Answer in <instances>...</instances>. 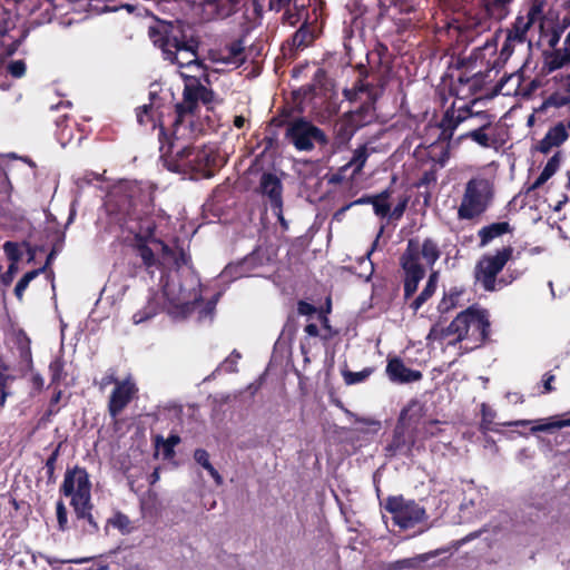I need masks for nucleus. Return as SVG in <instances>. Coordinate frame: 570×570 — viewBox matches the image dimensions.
<instances>
[{
  "mask_svg": "<svg viewBox=\"0 0 570 570\" xmlns=\"http://www.w3.org/2000/svg\"><path fill=\"white\" fill-rule=\"evenodd\" d=\"M542 20L538 19L537 17H532L527 11L525 16H519L512 28L508 30L507 37L510 38V42H514L519 46H524L525 43L530 45L531 41L528 39V31L533 27L535 23H539L541 26Z\"/></svg>",
  "mask_w": 570,
  "mask_h": 570,
  "instance_id": "18",
  "label": "nucleus"
},
{
  "mask_svg": "<svg viewBox=\"0 0 570 570\" xmlns=\"http://www.w3.org/2000/svg\"><path fill=\"white\" fill-rule=\"evenodd\" d=\"M390 197V190H383L382 193L374 195L372 205L375 215L385 217L390 213V204L387 199Z\"/></svg>",
  "mask_w": 570,
  "mask_h": 570,
  "instance_id": "35",
  "label": "nucleus"
},
{
  "mask_svg": "<svg viewBox=\"0 0 570 570\" xmlns=\"http://www.w3.org/2000/svg\"><path fill=\"white\" fill-rule=\"evenodd\" d=\"M373 373L371 367H365L360 372H352L350 370L342 371V376L347 385L358 384L366 381Z\"/></svg>",
  "mask_w": 570,
  "mask_h": 570,
  "instance_id": "37",
  "label": "nucleus"
},
{
  "mask_svg": "<svg viewBox=\"0 0 570 570\" xmlns=\"http://www.w3.org/2000/svg\"><path fill=\"white\" fill-rule=\"evenodd\" d=\"M194 460L203 466L214 479L217 485L223 484V478L219 472L213 466L209 460V453L204 449H196L194 452Z\"/></svg>",
  "mask_w": 570,
  "mask_h": 570,
  "instance_id": "30",
  "label": "nucleus"
},
{
  "mask_svg": "<svg viewBox=\"0 0 570 570\" xmlns=\"http://www.w3.org/2000/svg\"><path fill=\"white\" fill-rule=\"evenodd\" d=\"M51 382L56 383L62 379L63 362L60 358H55L49 365Z\"/></svg>",
  "mask_w": 570,
  "mask_h": 570,
  "instance_id": "49",
  "label": "nucleus"
},
{
  "mask_svg": "<svg viewBox=\"0 0 570 570\" xmlns=\"http://www.w3.org/2000/svg\"><path fill=\"white\" fill-rule=\"evenodd\" d=\"M520 83L521 76L518 73H511L510 76L501 79L498 85V90L505 96L514 95L518 94Z\"/></svg>",
  "mask_w": 570,
  "mask_h": 570,
  "instance_id": "33",
  "label": "nucleus"
},
{
  "mask_svg": "<svg viewBox=\"0 0 570 570\" xmlns=\"http://www.w3.org/2000/svg\"><path fill=\"white\" fill-rule=\"evenodd\" d=\"M570 137V117L564 118L547 130L543 138L540 139L534 149L541 154H549L554 148L562 146Z\"/></svg>",
  "mask_w": 570,
  "mask_h": 570,
  "instance_id": "15",
  "label": "nucleus"
},
{
  "mask_svg": "<svg viewBox=\"0 0 570 570\" xmlns=\"http://www.w3.org/2000/svg\"><path fill=\"white\" fill-rule=\"evenodd\" d=\"M553 380H554V375L549 374V373L544 374V376H543V389H544L543 393H549L553 390V387L551 385Z\"/></svg>",
  "mask_w": 570,
  "mask_h": 570,
  "instance_id": "63",
  "label": "nucleus"
},
{
  "mask_svg": "<svg viewBox=\"0 0 570 570\" xmlns=\"http://www.w3.org/2000/svg\"><path fill=\"white\" fill-rule=\"evenodd\" d=\"M385 510L401 529H410L425 518V510L412 500L402 497H391L385 502Z\"/></svg>",
  "mask_w": 570,
  "mask_h": 570,
  "instance_id": "12",
  "label": "nucleus"
},
{
  "mask_svg": "<svg viewBox=\"0 0 570 570\" xmlns=\"http://www.w3.org/2000/svg\"><path fill=\"white\" fill-rule=\"evenodd\" d=\"M135 185L121 184L107 196L106 207L119 216L118 220L134 235L132 246L151 277L154 268L159 269V296L168 315L175 320L185 318L194 311L198 321L212 320L218 295L207 302L202 301V284L198 275L189 265V256L177 243L173 246L151 236L148 220L136 222L139 216L134 202Z\"/></svg>",
  "mask_w": 570,
  "mask_h": 570,
  "instance_id": "1",
  "label": "nucleus"
},
{
  "mask_svg": "<svg viewBox=\"0 0 570 570\" xmlns=\"http://www.w3.org/2000/svg\"><path fill=\"white\" fill-rule=\"evenodd\" d=\"M208 77L204 80L197 76L186 77L183 102L176 105V118L173 124V136L177 140H193L198 135L216 126L214 119L215 95Z\"/></svg>",
  "mask_w": 570,
  "mask_h": 570,
  "instance_id": "2",
  "label": "nucleus"
},
{
  "mask_svg": "<svg viewBox=\"0 0 570 570\" xmlns=\"http://www.w3.org/2000/svg\"><path fill=\"white\" fill-rule=\"evenodd\" d=\"M370 151L366 145L360 146L354 150L353 156L347 164L348 167H353L354 175H357L362 171Z\"/></svg>",
  "mask_w": 570,
  "mask_h": 570,
  "instance_id": "32",
  "label": "nucleus"
},
{
  "mask_svg": "<svg viewBox=\"0 0 570 570\" xmlns=\"http://www.w3.org/2000/svg\"><path fill=\"white\" fill-rule=\"evenodd\" d=\"M242 355L238 351L234 350L215 370L214 373L219 371H224L226 373H235L237 372V363L240 360Z\"/></svg>",
  "mask_w": 570,
  "mask_h": 570,
  "instance_id": "42",
  "label": "nucleus"
},
{
  "mask_svg": "<svg viewBox=\"0 0 570 570\" xmlns=\"http://www.w3.org/2000/svg\"><path fill=\"white\" fill-rule=\"evenodd\" d=\"M567 426H570V419L559 420V421L549 422V423H544V424H540V425H533L531 428V431L532 432L551 431L554 429H562V428H567Z\"/></svg>",
  "mask_w": 570,
  "mask_h": 570,
  "instance_id": "46",
  "label": "nucleus"
},
{
  "mask_svg": "<svg viewBox=\"0 0 570 570\" xmlns=\"http://www.w3.org/2000/svg\"><path fill=\"white\" fill-rule=\"evenodd\" d=\"M43 269H45V267L39 268V269H33V271L26 273L22 276V278L17 283L16 288H14V294L18 297V299H22L23 292L29 286L30 282L32 279H35Z\"/></svg>",
  "mask_w": 570,
  "mask_h": 570,
  "instance_id": "41",
  "label": "nucleus"
},
{
  "mask_svg": "<svg viewBox=\"0 0 570 570\" xmlns=\"http://www.w3.org/2000/svg\"><path fill=\"white\" fill-rule=\"evenodd\" d=\"M60 492L65 497L70 498V504L73 510L89 504L91 502V482L87 471L79 466L68 469L65 473Z\"/></svg>",
  "mask_w": 570,
  "mask_h": 570,
  "instance_id": "10",
  "label": "nucleus"
},
{
  "mask_svg": "<svg viewBox=\"0 0 570 570\" xmlns=\"http://www.w3.org/2000/svg\"><path fill=\"white\" fill-rule=\"evenodd\" d=\"M346 414L350 417L354 419V422L358 424L354 429L356 433L364 434V435H374L381 430V422L373 420V419H366V417H358L354 415L352 412L346 411Z\"/></svg>",
  "mask_w": 570,
  "mask_h": 570,
  "instance_id": "27",
  "label": "nucleus"
},
{
  "mask_svg": "<svg viewBox=\"0 0 570 570\" xmlns=\"http://www.w3.org/2000/svg\"><path fill=\"white\" fill-rule=\"evenodd\" d=\"M479 116L484 119V122L480 125L478 128H474L466 132L463 137L471 138L473 141H475L478 145L482 147H489L490 137L485 134V129L491 125V119H489V116L485 112H482Z\"/></svg>",
  "mask_w": 570,
  "mask_h": 570,
  "instance_id": "28",
  "label": "nucleus"
},
{
  "mask_svg": "<svg viewBox=\"0 0 570 570\" xmlns=\"http://www.w3.org/2000/svg\"><path fill=\"white\" fill-rule=\"evenodd\" d=\"M284 10H285V13L283 17L284 21L291 26H295L301 19V12L304 10V4H302L301 7L297 6V9H295L296 10L295 12H293L291 10V7L284 9Z\"/></svg>",
  "mask_w": 570,
  "mask_h": 570,
  "instance_id": "52",
  "label": "nucleus"
},
{
  "mask_svg": "<svg viewBox=\"0 0 570 570\" xmlns=\"http://www.w3.org/2000/svg\"><path fill=\"white\" fill-rule=\"evenodd\" d=\"M470 117L471 114L469 109L448 110L442 120V126L444 130L452 132L461 122L468 120Z\"/></svg>",
  "mask_w": 570,
  "mask_h": 570,
  "instance_id": "26",
  "label": "nucleus"
},
{
  "mask_svg": "<svg viewBox=\"0 0 570 570\" xmlns=\"http://www.w3.org/2000/svg\"><path fill=\"white\" fill-rule=\"evenodd\" d=\"M274 215L277 217L279 224L282 225V227L284 229H287L288 228V223L287 220L284 218L283 216V206H279V207H271Z\"/></svg>",
  "mask_w": 570,
  "mask_h": 570,
  "instance_id": "62",
  "label": "nucleus"
},
{
  "mask_svg": "<svg viewBox=\"0 0 570 570\" xmlns=\"http://www.w3.org/2000/svg\"><path fill=\"white\" fill-rule=\"evenodd\" d=\"M518 46L519 45H515L514 42H510V38L507 37L502 45L500 57L503 59H508L513 53L515 47Z\"/></svg>",
  "mask_w": 570,
  "mask_h": 570,
  "instance_id": "58",
  "label": "nucleus"
},
{
  "mask_svg": "<svg viewBox=\"0 0 570 570\" xmlns=\"http://www.w3.org/2000/svg\"><path fill=\"white\" fill-rule=\"evenodd\" d=\"M243 0H203L208 18L225 19L236 12Z\"/></svg>",
  "mask_w": 570,
  "mask_h": 570,
  "instance_id": "21",
  "label": "nucleus"
},
{
  "mask_svg": "<svg viewBox=\"0 0 570 570\" xmlns=\"http://www.w3.org/2000/svg\"><path fill=\"white\" fill-rule=\"evenodd\" d=\"M286 138L298 151H311L316 145L325 146L328 142L325 132L304 118L288 124Z\"/></svg>",
  "mask_w": 570,
  "mask_h": 570,
  "instance_id": "11",
  "label": "nucleus"
},
{
  "mask_svg": "<svg viewBox=\"0 0 570 570\" xmlns=\"http://www.w3.org/2000/svg\"><path fill=\"white\" fill-rule=\"evenodd\" d=\"M567 29L570 30V1L569 7L564 10L562 16L557 21L551 43L556 45L560 39V35L564 32Z\"/></svg>",
  "mask_w": 570,
  "mask_h": 570,
  "instance_id": "38",
  "label": "nucleus"
},
{
  "mask_svg": "<svg viewBox=\"0 0 570 570\" xmlns=\"http://www.w3.org/2000/svg\"><path fill=\"white\" fill-rule=\"evenodd\" d=\"M258 189L269 200L271 207L283 206V185L281 179L273 173H263L259 179Z\"/></svg>",
  "mask_w": 570,
  "mask_h": 570,
  "instance_id": "17",
  "label": "nucleus"
},
{
  "mask_svg": "<svg viewBox=\"0 0 570 570\" xmlns=\"http://www.w3.org/2000/svg\"><path fill=\"white\" fill-rule=\"evenodd\" d=\"M370 104L363 105L355 111L345 114L334 126L336 139L340 144L347 142L355 131L366 125L372 118Z\"/></svg>",
  "mask_w": 570,
  "mask_h": 570,
  "instance_id": "13",
  "label": "nucleus"
},
{
  "mask_svg": "<svg viewBox=\"0 0 570 570\" xmlns=\"http://www.w3.org/2000/svg\"><path fill=\"white\" fill-rule=\"evenodd\" d=\"M561 163V151L554 153V155L547 161L546 166L543 167V171L548 174L550 177H552L556 171L558 170Z\"/></svg>",
  "mask_w": 570,
  "mask_h": 570,
  "instance_id": "51",
  "label": "nucleus"
},
{
  "mask_svg": "<svg viewBox=\"0 0 570 570\" xmlns=\"http://www.w3.org/2000/svg\"><path fill=\"white\" fill-rule=\"evenodd\" d=\"M422 415V404L419 401H411L400 414L399 423L394 429L393 439L386 445L385 452L387 456L397 454L410 455L415 440L406 433L405 425L415 423Z\"/></svg>",
  "mask_w": 570,
  "mask_h": 570,
  "instance_id": "9",
  "label": "nucleus"
},
{
  "mask_svg": "<svg viewBox=\"0 0 570 570\" xmlns=\"http://www.w3.org/2000/svg\"><path fill=\"white\" fill-rule=\"evenodd\" d=\"M264 264V258L258 250H254L246 256L238 265H228L223 271V277L233 276L235 278L252 275V273Z\"/></svg>",
  "mask_w": 570,
  "mask_h": 570,
  "instance_id": "19",
  "label": "nucleus"
},
{
  "mask_svg": "<svg viewBox=\"0 0 570 570\" xmlns=\"http://www.w3.org/2000/svg\"><path fill=\"white\" fill-rule=\"evenodd\" d=\"M440 424L438 420L426 422L423 428L425 436L431 438L438 435V433L441 432Z\"/></svg>",
  "mask_w": 570,
  "mask_h": 570,
  "instance_id": "57",
  "label": "nucleus"
},
{
  "mask_svg": "<svg viewBox=\"0 0 570 570\" xmlns=\"http://www.w3.org/2000/svg\"><path fill=\"white\" fill-rule=\"evenodd\" d=\"M92 503L85 504L83 508H79L78 510H73L75 514L78 519L86 520L88 523V529H86L89 533H95L99 530L98 523L95 521L94 515L91 514Z\"/></svg>",
  "mask_w": 570,
  "mask_h": 570,
  "instance_id": "36",
  "label": "nucleus"
},
{
  "mask_svg": "<svg viewBox=\"0 0 570 570\" xmlns=\"http://www.w3.org/2000/svg\"><path fill=\"white\" fill-rule=\"evenodd\" d=\"M551 177L546 174L543 170L538 176V178L533 181V184L529 187V191L535 190L540 188L546 181H548Z\"/></svg>",
  "mask_w": 570,
  "mask_h": 570,
  "instance_id": "60",
  "label": "nucleus"
},
{
  "mask_svg": "<svg viewBox=\"0 0 570 570\" xmlns=\"http://www.w3.org/2000/svg\"><path fill=\"white\" fill-rule=\"evenodd\" d=\"M438 244L426 238L422 244L417 240L410 239L405 252L401 256V266L404 271V295L406 298L412 296L419 286V283L425 276V269L420 264L422 256L429 266H433L440 257Z\"/></svg>",
  "mask_w": 570,
  "mask_h": 570,
  "instance_id": "5",
  "label": "nucleus"
},
{
  "mask_svg": "<svg viewBox=\"0 0 570 570\" xmlns=\"http://www.w3.org/2000/svg\"><path fill=\"white\" fill-rule=\"evenodd\" d=\"M549 100L557 107L570 104V72L561 79L559 91L553 94Z\"/></svg>",
  "mask_w": 570,
  "mask_h": 570,
  "instance_id": "31",
  "label": "nucleus"
},
{
  "mask_svg": "<svg viewBox=\"0 0 570 570\" xmlns=\"http://www.w3.org/2000/svg\"><path fill=\"white\" fill-rule=\"evenodd\" d=\"M56 463H57V461L53 460V458H48L47 461H46L45 468H46L47 475H48L49 480H53L55 479Z\"/></svg>",
  "mask_w": 570,
  "mask_h": 570,
  "instance_id": "61",
  "label": "nucleus"
},
{
  "mask_svg": "<svg viewBox=\"0 0 570 570\" xmlns=\"http://www.w3.org/2000/svg\"><path fill=\"white\" fill-rule=\"evenodd\" d=\"M149 36L153 42L161 49L166 60L176 63L180 68L193 66L199 68L196 53L197 41L191 37L186 39L179 27L150 28Z\"/></svg>",
  "mask_w": 570,
  "mask_h": 570,
  "instance_id": "4",
  "label": "nucleus"
},
{
  "mask_svg": "<svg viewBox=\"0 0 570 570\" xmlns=\"http://www.w3.org/2000/svg\"><path fill=\"white\" fill-rule=\"evenodd\" d=\"M209 59L233 69L238 68L246 61L245 46L242 39L225 43L209 51Z\"/></svg>",
  "mask_w": 570,
  "mask_h": 570,
  "instance_id": "14",
  "label": "nucleus"
},
{
  "mask_svg": "<svg viewBox=\"0 0 570 570\" xmlns=\"http://www.w3.org/2000/svg\"><path fill=\"white\" fill-rule=\"evenodd\" d=\"M493 184L487 178H472L466 185L458 208L460 219H473L488 210L493 200Z\"/></svg>",
  "mask_w": 570,
  "mask_h": 570,
  "instance_id": "8",
  "label": "nucleus"
},
{
  "mask_svg": "<svg viewBox=\"0 0 570 570\" xmlns=\"http://www.w3.org/2000/svg\"><path fill=\"white\" fill-rule=\"evenodd\" d=\"M160 311H166L164 307V301L160 298L158 292L151 293V295L148 297L146 306L132 315V322L136 325L142 324L151 320Z\"/></svg>",
  "mask_w": 570,
  "mask_h": 570,
  "instance_id": "22",
  "label": "nucleus"
},
{
  "mask_svg": "<svg viewBox=\"0 0 570 570\" xmlns=\"http://www.w3.org/2000/svg\"><path fill=\"white\" fill-rule=\"evenodd\" d=\"M6 69L13 78H21L26 73V63L23 60H12Z\"/></svg>",
  "mask_w": 570,
  "mask_h": 570,
  "instance_id": "48",
  "label": "nucleus"
},
{
  "mask_svg": "<svg viewBox=\"0 0 570 570\" xmlns=\"http://www.w3.org/2000/svg\"><path fill=\"white\" fill-rule=\"evenodd\" d=\"M510 232L511 227L508 222H498L484 226L478 230V237L480 239L479 247L484 248L494 239Z\"/></svg>",
  "mask_w": 570,
  "mask_h": 570,
  "instance_id": "23",
  "label": "nucleus"
},
{
  "mask_svg": "<svg viewBox=\"0 0 570 570\" xmlns=\"http://www.w3.org/2000/svg\"><path fill=\"white\" fill-rule=\"evenodd\" d=\"M297 312L299 315L307 316L309 318L316 317L320 309L309 303L304 301L298 302Z\"/></svg>",
  "mask_w": 570,
  "mask_h": 570,
  "instance_id": "53",
  "label": "nucleus"
},
{
  "mask_svg": "<svg viewBox=\"0 0 570 570\" xmlns=\"http://www.w3.org/2000/svg\"><path fill=\"white\" fill-rule=\"evenodd\" d=\"M137 392L136 385L126 380L117 383L112 391L109 400V413L112 417H116L131 401L132 396Z\"/></svg>",
  "mask_w": 570,
  "mask_h": 570,
  "instance_id": "16",
  "label": "nucleus"
},
{
  "mask_svg": "<svg viewBox=\"0 0 570 570\" xmlns=\"http://www.w3.org/2000/svg\"><path fill=\"white\" fill-rule=\"evenodd\" d=\"M191 140H177L167 135L163 126L159 127V151L164 166L174 173L200 171L209 161L206 150L189 146Z\"/></svg>",
  "mask_w": 570,
  "mask_h": 570,
  "instance_id": "3",
  "label": "nucleus"
},
{
  "mask_svg": "<svg viewBox=\"0 0 570 570\" xmlns=\"http://www.w3.org/2000/svg\"><path fill=\"white\" fill-rule=\"evenodd\" d=\"M465 492H472L471 497H465L463 502L461 503V509H466L468 507H475L481 503L482 490L476 489L473 481L466 483Z\"/></svg>",
  "mask_w": 570,
  "mask_h": 570,
  "instance_id": "40",
  "label": "nucleus"
},
{
  "mask_svg": "<svg viewBox=\"0 0 570 570\" xmlns=\"http://www.w3.org/2000/svg\"><path fill=\"white\" fill-rule=\"evenodd\" d=\"M305 332L307 333V335L313 336V337L321 335L318 325L315 323H308L305 326Z\"/></svg>",
  "mask_w": 570,
  "mask_h": 570,
  "instance_id": "64",
  "label": "nucleus"
},
{
  "mask_svg": "<svg viewBox=\"0 0 570 570\" xmlns=\"http://www.w3.org/2000/svg\"><path fill=\"white\" fill-rule=\"evenodd\" d=\"M556 0H530L528 12L532 17L542 20L544 17L546 8L553 6Z\"/></svg>",
  "mask_w": 570,
  "mask_h": 570,
  "instance_id": "43",
  "label": "nucleus"
},
{
  "mask_svg": "<svg viewBox=\"0 0 570 570\" xmlns=\"http://www.w3.org/2000/svg\"><path fill=\"white\" fill-rule=\"evenodd\" d=\"M4 253L7 254L8 258L12 261V263H16L20 258V252L18 248V245L12 242H6L3 245Z\"/></svg>",
  "mask_w": 570,
  "mask_h": 570,
  "instance_id": "55",
  "label": "nucleus"
},
{
  "mask_svg": "<svg viewBox=\"0 0 570 570\" xmlns=\"http://www.w3.org/2000/svg\"><path fill=\"white\" fill-rule=\"evenodd\" d=\"M386 373L390 380L396 383H411L422 379L420 371L406 367L400 358L389 361Z\"/></svg>",
  "mask_w": 570,
  "mask_h": 570,
  "instance_id": "20",
  "label": "nucleus"
},
{
  "mask_svg": "<svg viewBox=\"0 0 570 570\" xmlns=\"http://www.w3.org/2000/svg\"><path fill=\"white\" fill-rule=\"evenodd\" d=\"M471 328L480 333L482 341L488 337L490 322L487 311L468 308L460 313L446 327L433 326L426 338L438 341L455 335L456 337L449 342L454 344L462 341Z\"/></svg>",
  "mask_w": 570,
  "mask_h": 570,
  "instance_id": "6",
  "label": "nucleus"
},
{
  "mask_svg": "<svg viewBox=\"0 0 570 570\" xmlns=\"http://www.w3.org/2000/svg\"><path fill=\"white\" fill-rule=\"evenodd\" d=\"M315 318L321 323V325L323 326V330L326 332V334L322 335V337L324 340L330 338L333 335V333H332V327L330 325V321H328L326 313L323 311H320Z\"/></svg>",
  "mask_w": 570,
  "mask_h": 570,
  "instance_id": "56",
  "label": "nucleus"
},
{
  "mask_svg": "<svg viewBox=\"0 0 570 570\" xmlns=\"http://www.w3.org/2000/svg\"><path fill=\"white\" fill-rule=\"evenodd\" d=\"M107 524L118 529L122 534L130 533L132 529L129 518L120 512L109 518Z\"/></svg>",
  "mask_w": 570,
  "mask_h": 570,
  "instance_id": "39",
  "label": "nucleus"
},
{
  "mask_svg": "<svg viewBox=\"0 0 570 570\" xmlns=\"http://www.w3.org/2000/svg\"><path fill=\"white\" fill-rule=\"evenodd\" d=\"M464 291L462 288L453 287L444 294L442 301L439 304V311L441 313L449 312L456 306L459 298L462 296Z\"/></svg>",
  "mask_w": 570,
  "mask_h": 570,
  "instance_id": "34",
  "label": "nucleus"
},
{
  "mask_svg": "<svg viewBox=\"0 0 570 570\" xmlns=\"http://www.w3.org/2000/svg\"><path fill=\"white\" fill-rule=\"evenodd\" d=\"M482 2L488 18L494 21H501L509 14V6L512 0H482Z\"/></svg>",
  "mask_w": 570,
  "mask_h": 570,
  "instance_id": "24",
  "label": "nucleus"
},
{
  "mask_svg": "<svg viewBox=\"0 0 570 570\" xmlns=\"http://www.w3.org/2000/svg\"><path fill=\"white\" fill-rule=\"evenodd\" d=\"M313 37L309 29L303 24L293 36V46L303 48L312 41Z\"/></svg>",
  "mask_w": 570,
  "mask_h": 570,
  "instance_id": "44",
  "label": "nucleus"
},
{
  "mask_svg": "<svg viewBox=\"0 0 570 570\" xmlns=\"http://www.w3.org/2000/svg\"><path fill=\"white\" fill-rule=\"evenodd\" d=\"M568 65H570V29L564 38L563 48L554 50L548 60L550 71L561 69Z\"/></svg>",
  "mask_w": 570,
  "mask_h": 570,
  "instance_id": "25",
  "label": "nucleus"
},
{
  "mask_svg": "<svg viewBox=\"0 0 570 570\" xmlns=\"http://www.w3.org/2000/svg\"><path fill=\"white\" fill-rule=\"evenodd\" d=\"M296 1L297 0H268V7L271 10L281 11L293 4L294 9H297Z\"/></svg>",
  "mask_w": 570,
  "mask_h": 570,
  "instance_id": "54",
  "label": "nucleus"
},
{
  "mask_svg": "<svg viewBox=\"0 0 570 570\" xmlns=\"http://www.w3.org/2000/svg\"><path fill=\"white\" fill-rule=\"evenodd\" d=\"M150 104L144 105L137 109V120L140 125L155 121L156 114L160 107L157 104L156 92H150Z\"/></svg>",
  "mask_w": 570,
  "mask_h": 570,
  "instance_id": "29",
  "label": "nucleus"
},
{
  "mask_svg": "<svg viewBox=\"0 0 570 570\" xmlns=\"http://www.w3.org/2000/svg\"><path fill=\"white\" fill-rule=\"evenodd\" d=\"M436 288L425 285L420 295L412 302L411 307L414 312L419 311L421 306L434 294Z\"/></svg>",
  "mask_w": 570,
  "mask_h": 570,
  "instance_id": "45",
  "label": "nucleus"
},
{
  "mask_svg": "<svg viewBox=\"0 0 570 570\" xmlns=\"http://www.w3.org/2000/svg\"><path fill=\"white\" fill-rule=\"evenodd\" d=\"M407 199H403L400 202L394 209L391 212V218L393 219H400L406 208Z\"/></svg>",
  "mask_w": 570,
  "mask_h": 570,
  "instance_id": "59",
  "label": "nucleus"
},
{
  "mask_svg": "<svg viewBox=\"0 0 570 570\" xmlns=\"http://www.w3.org/2000/svg\"><path fill=\"white\" fill-rule=\"evenodd\" d=\"M102 178V175L94 173V171H86L82 175H79L75 177V184L78 188H83L87 185H90L94 180H100Z\"/></svg>",
  "mask_w": 570,
  "mask_h": 570,
  "instance_id": "47",
  "label": "nucleus"
},
{
  "mask_svg": "<svg viewBox=\"0 0 570 570\" xmlns=\"http://www.w3.org/2000/svg\"><path fill=\"white\" fill-rule=\"evenodd\" d=\"M56 513H57V521L58 527L61 531L67 530L68 525V515H67V509L62 501H58L56 504Z\"/></svg>",
  "mask_w": 570,
  "mask_h": 570,
  "instance_id": "50",
  "label": "nucleus"
},
{
  "mask_svg": "<svg viewBox=\"0 0 570 570\" xmlns=\"http://www.w3.org/2000/svg\"><path fill=\"white\" fill-rule=\"evenodd\" d=\"M512 254V246H503L494 253L484 254L474 268L475 282L487 292H495L507 286L510 282L498 278V275L511 259Z\"/></svg>",
  "mask_w": 570,
  "mask_h": 570,
  "instance_id": "7",
  "label": "nucleus"
}]
</instances>
